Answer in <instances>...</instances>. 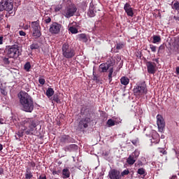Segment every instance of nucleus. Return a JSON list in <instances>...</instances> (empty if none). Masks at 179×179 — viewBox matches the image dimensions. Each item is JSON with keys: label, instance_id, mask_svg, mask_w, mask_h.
I'll return each mask as SVG.
<instances>
[{"label": "nucleus", "instance_id": "nucleus-1", "mask_svg": "<svg viewBox=\"0 0 179 179\" xmlns=\"http://www.w3.org/2000/svg\"><path fill=\"white\" fill-rule=\"evenodd\" d=\"M20 131L17 133L18 138L25 135H36L37 134V120L33 117H26L20 122Z\"/></svg>", "mask_w": 179, "mask_h": 179}, {"label": "nucleus", "instance_id": "nucleus-2", "mask_svg": "<svg viewBox=\"0 0 179 179\" xmlns=\"http://www.w3.org/2000/svg\"><path fill=\"white\" fill-rule=\"evenodd\" d=\"M20 103L25 113H32L34 110V101L31 96L29 95L27 92H20Z\"/></svg>", "mask_w": 179, "mask_h": 179}, {"label": "nucleus", "instance_id": "nucleus-3", "mask_svg": "<svg viewBox=\"0 0 179 179\" xmlns=\"http://www.w3.org/2000/svg\"><path fill=\"white\" fill-rule=\"evenodd\" d=\"M114 66V64L113 62H106L102 63L99 65V72L104 73L108 71V80L109 83H111L113 82V73L114 72V69L113 68ZM109 69V70H108Z\"/></svg>", "mask_w": 179, "mask_h": 179}, {"label": "nucleus", "instance_id": "nucleus-4", "mask_svg": "<svg viewBox=\"0 0 179 179\" xmlns=\"http://www.w3.org/2000/svg\"><path fill=\"white\" fill-rule=\"evenodd\" d=\"M62 51L63 57L67 59H71V58H73L76 55L75 49L68 43H64L62 45Z\"/></svg>", "mask_w": 179, "mask_h": 179}, {"label": "nucleus", "instance_id": "nucleus-5", "mask_svg": "<svg viewBox=\"0 0 179 179\" xmlns=\"http://www.w3.org/2000/svg\"><path fill=\"white\" fill-rule=\"evenodd\" d=\"M31 29H32V37H35V38H39V37H41L40 20L31 22Z\"/></svg>", "mask_w": 179, "mask_h": 179}, {"label": "nucleus", "instance_id": "nucleus-6", "mask_svg": "<svg viewBox=\"0 0 179 179\" xmlns=\"http://www.w3.org/2000/svg\"><path fill=\"white\" fill-rule=\"evenodd\" d=\"M13 10V0H2L0 2V12Z\"/></svg>", "mask_w": 179, "mask_h": 179}, {"label": "nucleus", "instance_id": "nucleus-7", "mask_svg": "<svg viewBox=\"0 0 179 179\" xmlns=\"http://www.w3.org/2000/svg\"><path fill=\"white\" fill-rule=\"evenodd\" d=\"M8 58H17L20 55V50L17 45H13L9 47L7 52Z\"/></svg>", "mask_w": 179, "mask_h": 179}, {"label": "nucleus", "instance_id": "nucleus-8", "mask_svg": "<svg viewBox=\"0 0 179 179\" xmlns=\"http://www.w3.org/2000/svg\"><path fill=\"white\" fill-rule=\"evenodd\" d=\"M136 96H142L146 94L148 91L146 90V84L145 83L138 84L134 90Z\"/></svg>", "mask_w": 179, "mask_h": 179}, {"label": "nucleus", "instance_id": "nucleus-9", "mask_svg": "<svg viewBox=\"0 0 179 179\" xmlns=\"http://www.w3.org/2000/svg\"><path fill=\"white\" fill-rule=\"evenodd\" d=\"M62 29V24L57 22H52L50 26L49 31L51 34H59Z\"/></svg>", "mask_w": 179, "mask_h": 179}, {"label": "nucleus", "instance_id": "nucleus-10", "mask_svg": "<svg viewBox=\"0 0 179 179\" xmlns=\"http://www.w3.org/2000/svg\"><path fill=\"white\" fill-rule=\"evenodd\" d=\"M76 10H78V8L75 6L67 7L64 10L63 15L66 19H69V17H72L76 13Z\"/></svg>", "mask_w": 179, "mask_h": 179}, {"label": "nucleus", "instance_id": "nucleus-11", "mask_svg": "<svg viewBox=\"0 0 179 179\" xmlns=\"http://www.w3.org/2000/svg\"><path fill=\"white\" fill-rule=\"evenodd\" d=\"M157 124L159 129V132H163L164 131V127H166V123L164 122V119L161 115H157Z\"/></svg>", "mask_w": 179, "mask_h": 179}, {"label": "nucleus", "instance_id": "nucleus-12", "mask_svg": "<svg viewBox=\"0 0 179 179\" xmlns=\"http://www.w3.org/2000/svg\"><path fill=\"white\" fill-rule=\"evenodd\" d=\"M146 66L148 73H150L151 75H155V73H156V63L148 62Z\"/></svg>", "mask_w": 179, "mask_h": 179}, {"label": "nucleus", "instance_id": "nucleus-13", "mask_svg": "<svg viewBox=\"0 0 179 179\" xmlns=\"http://www.w3.org/2000/svg\"><path fill=\"white\" fill-rule=\"evenodd\" d=\"M124 10L127 13V16L134 17V8L131 6L129 3H126L124 4Z\"/></svg>", "mask_w": 179, "mask_h": 179}, {"label": "nucleus", "instance_id": "nucleus-14", "mask_svg": "<svg viewBox=\"0 0 179 179\" xmlns=\"http://www.w3.org/2000/svg\"><path fill=\"white\" fill-rule=\"evenodd\" d=\"M108 177L110 179H121V175H120V171L112 169L108 173Z\"/></svg>", "mask_w": 179, "mask_h": 179}, {"label": "nucleus", "instance_id": "nucleus-15", "mask_svg": "<svg viewBox=\"0 0 179 179\" xmlns=\"http://www.w3.org/2000/svg\"><path fill=\"white\" fill-rule=\"evenodd\" d=\"M60 142L62 143H73V138L69 136H63L60 138Z\"/></svg>", "mask_w": 179, "mask_h": 179}, {"label": "nucleus", "instance_id": "nucleus-16", "mask_svg": "<svg viewBox=\"0 0 179 179\" xmlns=\"http://www.w3.org/2000/svg\"><path fill=\"white\" fill-rule=\"evenodd\" d=\"M62 177L64 179L66 178H69V177H71V171H69V169L68 168H64L62 171Z\"/></svg>", "mask_w": 179, "mask_h": 179}, {"label": "nucleus", "instance_id": "nucleus-17", "mask_svg": "<svg viewBox=\"0 0 179 179\" xmlns=\"http://www.w3.org/2000/svg\"><path fill=\"white\" fill-rule=\"evenodd\" d=\"M33 178V173H31V169L27 168L25 173V179H31Z\"/></svg>", "mask_w": 179, "mask_h": 179}, {"label": "nucleus", "instance_id": "nucleus-18", "mask_svg": "<svg viewBox=\"0 0 179 179\" xmlns=\"http://www.w3.org/2000/svg\"><path fill=\"white\" fill-rule=\"evenodd\" d=\"M120 83L124 86H127V85H129V78L127 77L123 76L120 79Z\"/></svg>", "mask_w": 179, "mask_h": 179}, {"label": "nucleus", "instance_id": "nucleus-19", "mask_svg": "<svg viewBox=\"0 0 179 179\" xmlns=\"http://www.w3.org/2000/svg\"><path fill=\"white\" fill-rule=\"evenodd\" d=\"M67 150L69 152H73L75 150H78V145L76 144H71L66 147Z\"/></svg>", "mask_w": 179, "mask_h": 179}, {"label": "nucleus", "instance_id": "nucleus-20", "mask_svg": "<svg viewBox=\"0 0 179 179\" xmlns=\"http://www.w3.org/2000/svg\"><path fill=\"white\" fill-rule=\"evenodd\" d=\"M128 164L132 165L135 164V162H136V158L133 157L132 155H129V157L127 158V160Z\"/></svg>", "mask_w": 179, "mask_h": 179}, {"label": "nucleus", "instance_id": "nucleus-21", "mask_svg": "<svg viewBox=\"0 0 179 179\" xmlns=\"http://www.w3.org/2000/svg\"><path fill=\"white\" fill-rule=\"evenodd\" d=\"M54 93H55V91H54V89L52 88H48L46 90V96L50 99V97H52V96H54Z\"/></svg>", "mask_w": 179, "mask_h": 179}, {"label": "nucleus", "instance_id": "nucleus-22", "mask_svg": "<svg viewBox=\"0 0 179 179\" xmlns=\"http://www.w3.org/2000/svg\"><path fill=\"white\" fill-rule=\"evenodd\" d=\"M69 31H70V33H71V34H78V33H79L78 28H76L75 27H69Z\"/></svg>", "mask_w": 179, "mask_h": 179}, {"label": "nucleus", "instance_id": "nucleus-23", "mask_svg": "<svg viewBox=\"0 0 179 179\" xmlns=\"http://www.w3.org/2000/svg\"><path fill=\"white\" fill-rule=\"evenodd\" d=\"M78 37L80 41H87V37H86V35L85 34H80L78 35Z\"/></svg>", "mask_w": 179, "mask_h": 179}, {"label": "nucleus", "instance_id": "nucleus-24", "mask_svg": "<svg viewBox=\"0 0 179 179\" xmlns=\"http://www.w3.org/2000/svg\"><path fill=\"white\" fill-rule=\"evenodd\" d=\"M162 41V38H160V36H153V44H157V43H160Z\"/></svg>", "mask_w": 179, "mask_h": 179}, {"label": "nucleus", "instance_id": "nucleus-25", "mask_svg": "<svg viewBox=\"0 0 179 179\" xmlns=\"http://www.w3.org/2000/svg\"><path fill=\"white\" fill-rule=\"evenodd\" d=\"M53 101H55L57 104H60L61 99H59V95L58 94H55L53 95Z\"/></svg>", "mask_w": 179, "mask_h": 179}, {"label": "nucleus", "instance_id": "nucleus-26", "mask_svg": "<svg viewBox=\"0 0 179 179\" xmlns=\"http://www.w3.org/2000/svg\"><path fill=\"white\" fill-rule=\"evenodd\" d=\"M24 69L26 72H30V69H31V64H30V62H28L24 64Z\"/></svg>", "mask_w": 179, "mask_h": 179}, {"label": "nucleus", "instance_id": "nucleus-27", "mask_svg": "<svg viewBox=\"0 0 179 179\" xmlns=\"http://www.w3.org/2000/svg\"><path fill=\"white\" fill-rule=\"evenodd\" d=\"M165 48H166V45H165L164 43V44H162V45L159 47L157 53H158V54H162V53L164 52Z\"/></svg>", "mask_w": 179, "mask_h": 179}, {"label": "nucleus", "instance_id": "nucleus-28", "mask_svg": "<svg viewBox=\"0 0 179 179\" xmlns=\"http://www.w3.org/2000/svg\"><path fill=\"white\" fill-rule=\"evenodd\" d=\"M137 173L140 176H146V171L143 168L138 169V171H137Z\"/></svg>", "mask_w": 179, "mask_h": 179}, {"label": "nucleus", "instance_id": "nucleus-29", "mask_svg": "<svg viewBox=\"0 0 179 179\" xmlns=\"http://www.w3.org/2000/svg\"><path fill=\"white\" fill-rule=\"evenodd\" d=\"M29 47L31 50H38L40 48V45L37 43H33Z\"/></svg>", "mask_w": 179, "mask_h": 179}, {"label": "nucleus", "instance_id": "nucleus-30", "mask_svg": "<svg viewBox=\"0 0 179 179\" xmlns=\"http://www.w3.org/2000/svg\"><path fill=\"white\" fill-rule=\"evenodd\" d=\"M107 125L110 127H114L115 125V121L113 120V119H109L107 121Z\"/></svg>", "mask_w": 179, "mask_h": 179}, {"label": "nucleus", "instance_id": "nucleus-31", "mask_svg": "<svg viewBox=\"0 0 179 179\" xmlns=\"http://www.w3.org/2000/svg\"><path fill=\"white\" fill-rule=\"evenodd\" d=\"M88 15L90 16V17H94L96 16L94 10L90 8L89 12H88Z\"/></svg>", "mask_w": 179, "mask_h": 179}, {"label": "nucleus", "instance_id": "nucleus-32", "mask_svg": "<svg viewBox=\"0 0 179 179\" xmlns=\"http://www.w3.org/2000/svg\"><path fill=\"white\" fill-rule=\"evenodd\" d=\"M172 8L175 9V10H179V1L175 2L172 6Z\"/></svg>", "mask_w": 179, "mask_h": 179}, {"label": "nucleus", "instance_id": "nucleus-33", "mask_svg": "<svg viewBox=\"0 0 179 179\" xmlns=\"http://www.w3.org/2000/svg\"><path fill=\"white\" fill-rule=\"evenodd\" d=\"M43 22L46 24H48L49 23H51V17H45L43 18Z\"/></svg>", "mask_w": 179, "mask_h": 179}, {"label": "nucleus", "instance_id": "nucleus-34", "mask_svg": "<svg viewBox=\"0 0 179 179\" xmlns=\"http://www.w3.org/2000/svg\"><path fill=\"white\" fill-rule=\"evenodd\" d=\"M131 156L133 157H135L136 159H138V157H139V151L138 150H135L132 154Z\"/></svg>", "mask_w": 179, "mask_h": 179}, {"label": "nucleus", "instance_id": "nucleus-35", "mask_svg": "<svg viewBox=\"0 0 179 179\" xmlns=\"http://www.w3.org/2000/svg\"><path fill=\"white\" fill-rule=\"evenodd\" d=\"M124 48V45L122 43H117L116 50H122Z\"/></svg>", "mask_w": 179, "mask_h": 179}, {"label": "nucleus", "instance_id": "nucleus-36", "mask_svg": "<svg viewBox=\"0 0 179 179\" xmlns=\"http://www.w3.org/2000/svg\"><path fill=\"white\" fill-rule=\"evenodd\" d=\"M3 61L6 65H9L10 64V62L9 61V59L8 57H4L3 59Z\"/></svg>", "mask_w": 179, "mask_h": 179}, {"label": "nucleus", "instance_id": "nucleus-37", "mask_svg": "<svg viewBox=\"0 0 179 179\" xmlns=\"http://www.w3.org/2000/svg\"><path fill=\"white\" fill-rule=\"evenodd\" d=\"M150 48L152 52H156V48H157V47L155 46L154 45H150Z\"/></svg>", "mask_w": 179, "mask_h": 179}, {"label": "nucleus", "instance_id": "nucleus-38", "mask_svg": "<svg viewBox=\"0 0 179 179\" xmlns=\"http://www.w3.org/2000/svg\"><path fill=\"white\" fill-rule=\"evenodd\" d=\"M38 82L40 85H42V86L45 85V79L44 78H39Z\"/></svg>", "mask_w": 179, "mask_h": 179}, {"label": "nucleus", "instance_id": "nucleus-39", "mask_svg": "<svg viewBox=\"0 0 179 179\" xmlns=\"http://www.w3.org/2000/svg\"><path fill=\"white\" fill-rule=\"evenodd\" d=\"M129 174V170H124L121 173V176H128Z\"/></svg>", "mask_w": 179, "mask_h": 179}, {"label": "nucleus", "instance_id": "nucleus-40", "mask_svg": "<svg viewBox=\"0 0 179 179\" xmlns=\"http://www.w3.org/2000/svg\"><path fill=\"white\" fill-rule=\"evenodd\" d=\"M159 153H162V155H167V151L164 150V148H159Z\"/></svg>", "mask_w": 179, "mask_h": 179}, {"label": "nucleus", "instance_id": "nucleus-41", "mask_svg": "<svg viewBox=\"0 0 179 179\" xmlns=\"http://www.w3.org/2000/svg\"><path fill=\"white\" fill-rule=\"evenodd\" d=\"M92 79L93 80H95L96 83H100V79H99V77H97V76H94Z\"/></svg>", "mask_w": 179, "mask_h": 179}, {"label": "nucleus", "instance_id": "nucleus-42", "mask_svg": "<svg viewBox=\"0 0 179 179\" xmlns=\"http://www.w3.org/2000/svg\"><path fill=\"white\" fill-rule=\"evenodd\" d=\"M1 94H3V96H6V94H8V92H6V90L3 88H1Z\"/></svg>", "mask_w": 179, "mask_h": 179}, {"label": "nucleus", "instance_id": "nucleus-43", "mask_svg": "<svg viewBox=\"0 0 179 179\" xmlns=\"http://www.w3.org/2000/svg\"><path fill=\"white\" fill-rule=\"evenodd\" d=\"M29 166L30 167H33V168L36 167V162H29Z\"/></svg>", "mask_w": 179, "mask_h": 179}, {"label": "nucleus", "instance_id": "nucleus-44", "mask_svg": "<svg viewBox=\"0 0 179 179\" xmlns=\"http://www.w3.org/2000/svg\"><path fill=\"white\" fill-rule=\"evenodd\" d=\"M38 179H47V176L45 174L41 175Z\"/></svg>", "mask_w": 179, "mask_h": 179}, {"label": "nucleus", "instance_id": "nucleus-45", "mask_svg": "<svg viewBox=\"0 0 179 179\" xmlns=\"http://www.w3.org/2000/svg\"><path fill=\"white\" fill-rule=\"evenodd\" d=\"M19 34H20V36H26V32H24V31H19Z\"/></svg>", "mask_w": 179, "mask_h": 179}, {"label": "nucleus", "instance_id": "nucleus-46", "mask_svg": "<svg viewBox=\"0 0 179 179\" xmlns=\"http://www.w3.org/2000/svg\"><path fill=\"white\" fill-rule=\"evenodd\" d=\"M3 44V36H0V45H2Z\"/></svg>", "mask_w": 179, "mask_h": 179}, {"label": "nucleus", "instance_id": "nucleus-47", "mask_svg": "<svg viewBox=\"0 0 179 179\" xmlns=\"http://www.w3.org/2000/svg\"><path fill=\"white\" fill-rule=\"evenodd\" d=\"M84 122H86L88 124V122H90V117H85L84 119Z\"/></svg>", "mask_w": 179, "mask_h": 179}, {"label": "nucleus", "instance_id": "nucleus-48", "mask_svg": "<svg viewBox=\"0 0 179 179\" xmlns=\"http://www.w3.org/2000/svg\"><path fill=\"white\" fill-rule=\"evenodd\" d=\"M55 12H59V10H61V7H59V6L55 7Z\"/></svg>", "mask_w": 179, "mask_h": 179}, {"label": "nucleus", "instance_id": "nucleus-49", "mask_svg": "<svg viewBox=\"0 0 179 179\" xmlns=\"http://www.w3.org/2000/svg\"><path fill=\"white\" fill-rule=\"evenodd\" d=\"M52 174H53V176H55L57 174L58 175V174H59V171H53Z\"/></svg>", "mask_w": 179, "mask_h": 179}, {"label": "nucleus", "instance_id": "nucleus-50", "mask_svg": "<svg viewBox=\"0 0 179 179\" xmlns=\"http://www.w3.org/2000/svg\"><path fill=\"white\" fill-rule=\"evenodd\" d=\"M173 19H175V20H177L178 22H179V16H174Z\"/></svg>", "mask_w": 179, "mask_h": 179}, {"label": "nucleus", "instance_id": "nucleus-51", "mask_svg": "<svg viewBox=\"0 0 179 179\" xmlns=\"http://www.w3.org/2000/svg\"><path fill=\"white\" fill-rule=\"evenodd\" d=\"M29 27H30V26H29V25H25L24 27V29L25 30H29Z\"/></svg>", "mask_w": 179, "mask_h": 179}, {"label": "nucleus", "instance_id": "nucleus-52", "mask_svg": "<svg viewBox=\"0 0 179 179\" xmlns=\"http://www.w3.org/2000/svg\"><path fill=\"white\" fill-rule=\"evenodd\" d=\"M152 61H155L157 64H159V58L153 59Z\"/></svg>", "mask_w": 179, "mask_h": 179}, {"label": "nucleus", "instance_id": "nucleus-53", "mask_svg": "<svg viewBox=\"0 0 179 179\" xmlns=\"http://www.w3.org/2000/svg\"><path fill=\"white\" fill-rule=\"evenodd\" d=\"M176 73L177 75H179V66L176 67Z\"/></svg>", "mask_w": 179, "mask_h": 179}, {"label": "nucleus", "instance_id": "nucleus-54", "mask_svg": "<svg viewBox=\"0 0 179 179\" xmlns=\"http://www.w3.org/2000/svg\"><path fill=\"white\" fill-rule=\"evenodd\" d=\"M83 127H84V128H87V127H89V125L87 124V123H83Z\"/></svg>", "mask_w": 179, "mask_h": 179}, {"label": "nucleus", "instance_id": "nucleus-55", "mask_svg": "<svg viewBox=\"0 0 179 179\" xmlns=\"http://www.w3.org/2000/svg\"><path fill=\"white\" fill-rule=\"evenodd\" d=\"M3 149V145L0 143V152Z\"/></svg>", "mask_w": 179, "mask_h": 179}, {"label": "nucleus", "instance_id": "nucleus-56", "mask_svg": "<svg viewBox=\"0 0 179 179\" xmlns=\"http://www.w3.org/2000/svg\"><path fill=\"white\" fill-rule=\"evenodd\" d=\"M0 174H3V169L0 168Z\"/></svg>", "mask_w": 179, "mask_h": 179}, {"label": "nucleus", "instance_id": "nucleus-57", "mask_svg": "<svg viewBox=\"0 0 179 179\" xmlns=\"http://www.w3.org/2000/svg\"><path fill=\"white\" fill-rule=\"evenodd\" d=\"M176 45L179 47V38L176 40Z\"/></svg>", "mask_w": 179, "mask_h": 179}, {"label": "nucleus", "instance_id": "nucleus-58", "mask_svg": "<svg viewBox=\"0 0 179 179\" xmlns=\"http://www.w3.org/2000/svg\"><path fill=\"white\" fill-rule=\"evenodd\" d=\"M3 124V119L0 118V124Z\"/></svg>", "mask_w": 179, "mask_h": 179}, {"label": "nucleus", "instance_id": "nucleus-59", "mask_svg": "<svg viewBox=\"0 0 179 179\" xmlns=\"http://www.w3.org/2000/svg\"><path fill=\"white\" fill-rule=\"evenodd\" d=\"M171 179H177V176H173Z\"/></svg>", "mask_w": 179, "mask_h": 179}, {"label": "nucleus", "instance_id": "nucleus-60", "mask_svg": "<svg viewBox=\"0 0 179 179\" xmlns=\"http://www.w3.org/2000/svg\"><path fill=\"white\" fill-rule=\"evenodd\" d=\"M2 19H3V18H2V15H0V22L2 21Z\"/></svg>", "mask_w": 179, "mask_h": 179}, {"label": "nucleus", "instance_id": "nucleus-61", "mask_svg": "<svg viewBox=\"0 0 179 179\" xmlns=\"http://www.w3.org/2000/svg\"><path fill=\"white\" fill-rule=\"evenodd\" d=\"M159 141H160V139L157 140L156 143H159Z\"/></svg>", "mask_w": 179, "mask_h": 179}, {"label": "nucleus", "instance_id": "nucleus-62", "mask_svg": "<svg viewBox=\"0 0 179 179\" xmlns=\"http://www.w3.org/2000/svg\"><path fill=\"white\" fill-rule=\"evenodd\" d=\"M27 90V92H29V88H27V90Z\"/></svg>", "mask_w": 179, "mask_h": 179}, {"label": "nucleus", "instance_id": "nucleus-63", "mask_svg": "<svg viewBox=\"0 0 179 179\" xmlns=\"http://www.w3.org/2000/svg\"><path fill=\"white\" fill-rule=\"evenodd\" d=\"M15 138H16V139H17V137H16V136H15Z\"/></svg>", "mask_w": 179, "mask_h": 179}, {"label": "nucleus", "instance_id": "nucleus-64", "mask_svg": "<svg viewBox=\"0 0 179 179\" xmlns=\"http://www.w3.org/2000/svg\"><path fill=\"white\" fill-rule=\"evenodd\" d=\"M19 2H20V0L19 1Z\"/></svg>", "mask_w": 179, "mask_h": 179}]
</instances>
